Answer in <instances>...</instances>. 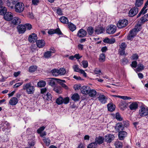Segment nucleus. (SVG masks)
Masks as SVG:
<instances>
[{
  "instance_id": "f257e3e1",
  "label": "nucleus",
  "mask_w": 148,
  "mask_h": 148,
  "mask_svg": "<svg viewBox=\"0 0 148 148\" xmlns=\"http://www.w3.org/2000/svg\"><path fill=\"white\" fill-rule=\"evenodd\" d=\"M142 23L138 22V23L136 25L134 28L130 31L129 33L127 35V39L129 40H132L136 35L138 32H139L141 28Z\"/></svg>"
},
{
  "instance_id": "f03ea898",
  "label": "nucleus",
  "mask_w": 148,
  "mask_h": 148,
  "mask_svg": "<svg viewBox=\"0 0 148 148\" xmlns=\"http://www.w3.org/2000/svg\"><path fill=\"white\" fill-rule=\"evenodd\" d=\"M23 89L26 90V92L28 94H31L34 93L35 89L33 86H32L30 83L24 84Z\"/></svg>"
},
{
  "instance_id": "7ed1b4c3",
  "label": "nucleus",
  "mask_w": 148,
  "mask_h": 148,
  "mask_svg": "<svg viewBox=\"0 0 148 148\" xmlns=\"http://www.w3.org/2000/svg\"><path fill=\"white\" fill-rule=\"evenodd\" d=\"M24 4L21 2H17L14 7L15 12L18 13L22 12L24 10Z\"/></svg>"
},
{
  "instance_id": "20e7f679",
  "label": "nucleus",
  "mask_w": 148,
  "mask_h": 148,
  "mask_svg": "<svg viewBox=\"0 0 148 148\" xmlns=\"http://www.w3.org/2000/svg\"><path fill=\"white\" fill-rule=\"evenodd\" d=\"M116 26L113 25L108 26L106 28V33L109 34H114L116 32Z\"/></svg>"
},
{
  "instance_id": "39448f33",
  "label": "nucleus",
  "mask_w": 148,
  "mask_h": 148,
  "mask_svg": "<svg viewBox=\"0 0 148 148\" xmlns=\"http://www.w3.org/2000/svg\"><path fill=\"white\" fill-rule=\"evenodd\" d=\"M128 24V22L126 19L119 20L117 24V27L119 28H122L126 26Z\"/></svg>"
},
{
  "instance_id": "423d86ee",
  "label": "nucleus",
  "mask_w": 148,
  "mask_h": 148,
  "mask_svg": "<svg viewBox=\"0 0 148 148\" xmlns=\"http://www.w3.org/2000/svg\"><path fill=\"white\" fill-rule=\"evenodd\" d=\"M18 0H7L6 4L10 8L13 9L14 8V5H15L18 2Z\"/></svg>"
},
{
  "instance_id": "0eeeda50",
  "label": "nucleus",
  "mask_w": 148,
  "mask_h": 148,
  "mask_svg": "<svg viewBox=\"0 0 148 148\" xmlns=\"http://www.w3.org/2000/svg\"><path fill=\"white\" fill-rule=\"evenodd\" d=\"M139 114L141 117L145 116L148 114V110L143 107H141L139 111Z\"/></svg>"
},
{
  "instance_id": "6e6552de",
  "label": "nucleus",
  "mask_w": 148,
  "mask_h": 148,
  "mask_svg": "<svg viewBox=\"0 0 148 148\" xmlns=\"http://www.w3.org/2000/svg\"><path fill=\"white\" fill-rule=\"evenodd\" d=\"M138 9L137 7H134L131 9L129 12V16L130 17H133L135 16L138 12Z\"/></svg>"
},
{
  "instance_id": "1a4fd4ad",
  "label": "nucleus",
  "mask_w": 148,
  "mask_h": 148,
  "mask_svg": "<svg viewBox=\"0 0 148 148\" xmlns=\"http://www.w3.org/2000/svg\"><path fill=\"white\" fill-rule=\"evenodd\" d=\"M51 50L47 51L45 53L44 56L45 58H50L52 55L51 54L55 52V50L53 47L51 48Z\"/></svg>"
},
{
  "instance_id": "9d476101",
  "label": "nucleus",
  "mask_w": 148,
  "mask_h": 148,
  "mask_svg": "<svg viewBox=\"0 0 148 148\" xmlns=\"http://www.w3.org/2000/svg\"><path fill=\"white\" fill-rule=\"evenodd\" d=\"M37 39L36 35L34 33L30 35L28 38L29 42L31 43H33L35 42Z\"/></svg>"
},
{
  "instance_id": "9b49d317",
  "label": "nucleus",
  "mask_w": 148,
  "mask_h": 148,
  "mask_svg": "<svg viewBox=\"0 0 148 148\" xmlns=\"http://www.w3.org/2000/svg\"><path fill=\"white\" fill-rule=\"evenodd\" d=\"M90 89V87L88 86H83L81 88V91L82 94L88 95Z\"/></svg>"
},
{
  "instance_id": "f8f14e48",
  "label": "nucleus",
  "mask_w": 148,
  "mask_h": 148,
  "mask_svg": "<svg viewBox=\"0 0 148 148\" xmlns=\"http://www.w3.org/2000/svg\"><path fill=\"white\" fill-rule=\"evenodd\" d=\"M127 133L124 131H121L118 132L119 138L120 140H123L127 136Z\"/></svg>"
},
{
  "instance_id": "ddd939ff",
  "label": "nucleus",
  "mask_w": 148,
  "mask_h": 148,
  "mask_svg": "<svg viewBox=\"0 0 148 148\" xmlns=\"http://www.w3.org/2000/svg\"><path fill=\"white\" fill-rule=\"evenodd\" d=\"M13 16L12 13L10 12L6 13L4 15V18L5 19L8 21H10L12 18Z\"/></svg>"
},
{
  "instance_id": "4468645a",
  "label": "nucleus",
  "mask_w": 148,
  "mask_h": 148,
  "mask_svg": "<svg viewBox=\"0 0 148 148\" xmlns=\"http://www.w3.org/2000/svg\"><path fill=\"white\" fill-rule=\"evenodd\" d=\"M114 137L113 135L108 134L106 135L105 136V140L107 143H110L113 140Z\"/></svg>"
},
{
  "instance_id": "2eb2a0df",
  "label": "nucleus",
  "mask_w": 148,
  "mask_h": 148,
  "mask_svg": "<svg viewBox=\"0 0 148 148\" xmlns=\"http://www.w3.org/2000/svg\"><path fill=\"white\" fill-rule=\"evenodd\" d=\"M48 33L50 35L53 34L55 33L58 34H61V32L59 28H58L56 29H50L48 31Z\"/></svg>"
},
{
  "instance_id": "dca6fc26",
  "label": "nucleus",
  "mask_w": 148,
  "mask_h": 148,
  "mask_svg": "<svg viewBox=\"0 0 148 148\" xmlns=\"http://www.w3.org/2000/svg\"><path fill=\"white\" fill-rule=\"evenodd\" d=\"M115 128L116 131L119 132L121 131V130H123L124 127L122 123H119L116 124Z\"/></svg>"
},
{
  "instance_id": "f3484780",
  "label": "nucleus",
  "mask_w": 148,
  "mask_h": 148,
  "mask_svg": "<svg viewBox=\"0 0 148 148\" xmlns=\"http://www.w3.org/2000/svg\"><path fill=\"white\" fill-rule=\"evenodd\" d=\"M86 31L83 29H81L78 31L77 36L79 37H84L86 36Z\"/></svg>"
},
{
  "instance_id": "a211bd4d",
  "label": "nucleus",
  "mask_w": 148,
  "mask_h": 148,
  "mask_svg": "<svg viewBox=\"0 0 148 148\" xmlns=\"http://www.w3.org/2000/svg\"><path fill=\"white\" fill-rule=\"evenodd\" d=\"M105 31V29L101 25H99L96 27L95 32L97 34L102 33Z\"/></svg>"
},
{
  "instance_id": "6ab92c4d",
  "label": "nucleus",
  "mask_w": 148,
  "mask_h": 148,
  "mask_svg": "<svg viewBox=\"0 0 148 148\" xmlns=\"http://www.w3.org/2000/svg\"><path fill=\"white\" fill-rule=\"evenodd\" d=\"M130 103H131V104L129 105V107L130 110H135L138 108V105L136 102H130Z\"/></svg>"
},
{
  "instance_id": "aec40b11",
  "label": "nucleus",
  "mask_w": 148,
  "mask_h": 148,
  "mask_svg": "<svg viewBox=\"0 0 148 148\" xmlns=\"http://www.w3.org/2000/svg\"><path fill=\"white\" fill-rule=\"evenodd\" d=\"M17 28L20 33H23L26 30V27L24 25H19L17 26Z\"/></svg>"
},
{
  "instance_id": "412c9836",
  "label": "nucleus",
  "mask_w": 148,
  "mask_h": 148,
  "mask_svg": "<svg viewBox=\"0 0 148 148\" xmlns=\"http://www.w3.org/2000/svg\"><path fill=\"white\" fill-rule=\"evenodd\" d=\"M104 140V138L102 136H99L95 138V143H96L97 145H100L103 143Z\"/></svg>"
},
{
  "instance_id": "4be33fe9",
  "label": "nucleus",
  "mask_w": 148,
  "mask_h": 148,
  "mask_svg": "<svg viewBox=\"0 0 148 148\" xmlns=\"http://www.w3.org/2000/svg\"><path fill=\"white\" fill-rule=\"evenodd\" d=\"M12 19V23L14 25H18L21 23V20L18 17H14Z\"/></svg>"
},
{
  "instance_id": "5701e85b",
  "label": "nucleus",
  "mask_w": 148,
  "mask_h": 148,
  "mask_svg": "<svg viewBox=\"0 0 148 148\" xmlns=\"http://www.w3.org/2000/svg\"><path fill=\"white\" fill-rule=\"evenodd\" d=\"M148 21V13L145 15L141 18L139 21V22L144 23L145 22Z\"/></svg>"
},
{
  "instance_id": "b1692460",
  "label": "nucleus",
  "mask_w": 148,
  "mask_h": 148,
  "mask_svg": "<svg viewBox=\"0 0 148 148\" xmlns=\"http://www.w3.org/2000/svg\"><path fill=\"white\" fill-rule=\"evenodd\" d=\"M98 99L99 101L102 103H105L107 102V98L105 96L103 95H101Z\"/></svg>"
},
{
  "instance_id": "393cba45",
  "label": "nucleus",
  "mask_w": 148,
  "mask_h": 148,
  "mask_svg": "<svg viewBox=\"0 0 148 148\" xmlns=\"http://www.w3.org/2000/svg\"><path fill=\"white\" fill-rule=\"evenodd\" d=\"M18 100L15 97H12L9 101L10 104L12 106L16 105L18 102Z\"/></svg>"
},
{
  "instance_id": "a878e982",
  "label": "nucleus",
  "mask_w": 148,
  "mask_h": 148,
  "mask_svg": "<svg viewBox=\"0 0 148 148\" xmlns=\"http://www.w3.org/2000/svg\"><path fill=\"white\" fill-rule=\"evenodd\" d=\"M36 43L37 47L40 48L42 47L45 46V42L44 40H37Z\"/></svg>"
},
{
  "instance_id": "bb28decb",
  "label": "nucleus",
  "mask_w": 148,
  "mask_h": 148,
  "mask_svg": "<svg viewBox=\"0 0 148 148\" xmlns=\"http://www.w3.org/2000/svg\"><path fill=\"white\" fill-rule=\"evenodd\" d=\"M71 99L75 102L79 101L80 99V96L77 93H75L73 94L71 97Z\"/></svg>"
},
{
  "instance_id": "cd10ccee",
  "label": "nucleus",
  "mask_w": 148,
  "mask_h": 148,
  "mask_svg": "<svg viewBox=\"0 0 148 148\" xmlns=\"http://www.w3.org/2000/svg\"><path fill=\"white\" fill-rule=\"evenodd\" d=\"M103 42L105 43L112 44L114 43L115 42V39L114 38H112L111 39L106 38L103 40Z\"/></svg>"
},
{
  "instance_id": "c85d7f7f",
  "label": "nucleus",
  "mask_w": 148,
  "mask_h": 148,
  "mask_svg": "<svg viewBox=\"0 0 148 148\" xmlns=\"http://www.w3.org/2000/svg\"><path fill=\"white\" fill-rule=\"evenodd\" d=\"M68 26L70 30L72 32L75 30L76 29L75 25L71 23H68Z\"/></svg>"
},
{
  "instance_id": "c756f323",
  "label": "nucleus",
  "mask_w": 148,
  "mask_h": 148,
  "mask_svg": "<svg viewBox=\"0 0 148 148\" xmlns=\"http://www.w3.org/2000/svg\"><path fill=\"white\" fill-rule=\"evenodd\" d=\"M96 94L97 92L95 90L90 89V91H89L88 95L91 97H95Z\"/></svg>"
},
{
  "instance_id": "7c9ffc66",
  "label": "nucleus",
  "mask_w": 148,
  "mask_h": 148,
  "mask_svg": "<svg viewBox=\"0 0 148 148\" xmlns=\"http://www.w3.org/2000/svg\"><path fill=\"white\" fill-rule=\"evenodd\" d=\"M60 21L64 24H68V20L67 18L65 16H62L60 18Z\"/></svg>"
},
{
  "instance_id": "2f4dec72",
  "label": "nucleus",
  "mask_w": 148,
  "mask_h": 148,
  "mask_svg": "<svg viewBox=\"0 0 148 148\" xmlns=\"http://www.w3.org/2000/svg\"><path fill=\"white\" fill-rule=\"evenodd\" d=\"M114 145L116 148H122L123 147L122 143L119 140L116 141L114 143Z\"/></svg>"
},
{
  "instance_id": "473e14b6",
  "label": "nucleus",
  "mask_w": 148,
  "mask_h": 148,
  "mask_svg": "<svg viewBox=\"0 0 148 148\" xmlns=\"http://www.w3.org/2000/svg\"><path fill=\"white\" fill-rule=\"evenodd\" d=\"M58 69H54L52 70L51 71V73L53 76L56 77L59 75V73L58 72Z\"/></svg>"
},
{
  "instance_id": "72a5a7b5",
  "label": "nucleus",
  "mask_w": 148,
  "mask_h": 148,
  "mask_svg": "<svg viewBox=\"0 0 148 148\" xmlns=\"http://www.w3.org/2000/svg\"><path fill=\"white\" fill-rule=\"evenodd\" d=\"M6 8L4 6H1L0 7V14L4 15L7 12Z\"/></svg>"
},
{
  "instance_id": "f704fd0d",
  "label": "nucleus",
  "mask_w": 148,
  "mask_h": 148,
  "mask_svg": "<svg viewBox=\"0 0 148 148\" xmlns=\"http://www.w3.org/2000/svg\"><path fill=\"white\" fill-rule=\"evenodd\" d=\"M127 106V103L125 102H121L119 104V106L121 109L122 110H124L125 109Z\"/></svg>"
},
{
  "instance_id": "c9c22d12",
  "label": "nucleus",
  "mask_w": 148,
  "mask_h": 148,
  "mask_svg": "<svg viewBox=\"0 0 148 148\" xmlns=\"http://www.w3.org/2000/svg\"><path fill=\"white\" fill-rule=\"evenodd\" d=\"M143 3V0H136L135 3L136 7L138 8Z\"/></svg>"
},
{
  "instance_id": "e433bc0d",
  "label": "nucleus",
  "mask_w": 148,
  "mask_h": 148,
  "mask_svg": "<svg viewBox=\"0 0 148 148\" xmlns=\"http://www.w3.org/2000/svg\"><path fill=\"white\" fill-rule=\"evenodd\" d=\"M107 106L108 109L109 111L111 112L113 111L115 109V106L114 105H113L112 104L109 103L108 104Z\"/></svg>"
},
{
  "instance_id": "4c0bfd02",
  "label": "nucleus",
  "mask_w": 148,
  "mask_h": 148,
  "mask_svg": "<svg viewBox=\"0 0 148 148\" xmlns=\"http://www.w3.org/2000/svg\"><path fill=\"white\" fill-rule=\"evenodd\" d=\"M144 66L140 63L138 64L137 68L136 69V71L138 72H140L143 70L144 69Z\"/></svg>"
},
{
  "instance_id": "58836bf2",
  "label": "nucleus",
  "mask_w": 148,
  "mask_h": 148,
  "mask_svg": "<svg viewBox=\"0 0 148 148\" xmlns=\"http://www.w3.org/2000/svg\"><path fill=\"white\" fill-rule=\"evenodd\" d=\"M46 84V83L45 81L41 80L38 83L37 85L38 87H44L45 86Z\"/></svg>"
},
{
  "instance_id": "ea45409f",
  "label": "nucleus",
  "mask_w": 148,
  "mask_h": 148,
  "mask_svg": "<svg viewBox=\"0 0 148 148\" xmlns=\"http://www.w3.org/2000/svg\"><path fill=\"white\" fill-rule=\"evenodd\" d=\"M128 62L127 59L126 58H124L121 59V64L122 65H124L127 64Z\"/></svg>"
},
{
  "instance_id": "a19ab883",
  "label": "nucleus",
  "mask_w": 148,
  "mask_h": 148,
  "mask_svg": "<svg viewBox=\"0 0 148 148\" xmlns=\"http://www.w3.org/2000/svg\"><path fill=\"white\" fill-rule=\"evenodd\" d=\"M87 31L88 34L90 35H91L94 32V29L92 27L90 26L87 28Z\"/></svg>"
},
{
  "instance_id": "79ce46f5",
  "label": "nucleus",
  "mask_w": 148,
  "mask_h": 148,
  "mask_svg": "<svg viewBox=\"0 0 148 148\" xmlns=\"http://www.w3.org/2000/svg\"><path fill=\"white\" fill-rule=\"evenodd\" d=\"M58 73H59V75H64L66 73L65 70L63 68H60L59 69H58Z\"/></svg>"
},
{
  "instance_id": "37998d69",
  "label": "nucleus",
  "mask_w": 148,
  "mask_h": 148,
  "mask_svg": "<svg viewBox=\"0 0 148 148\" xmlns=\"http://www.w3.org/2000/svg\"><path fill=\"white\" fill-rule=\"evenodd\" d=\"M97 145L96 143L93 142L90 144L88 146L87 148H96Z\"/></svg>"
},
{
  "instance_id": "c03bdc74",
  "label": "nucleus",
  "mask_w": 148,
  "mask_h": 148,
  "mask_svg": "<svg viewBox=\"0 0 148 148\" xmlns=\"http://www.w3.org/2000/svg\"><path fill=\"white\" fill-rule=\"evenodd\" d=\"M63 98L61 97L58 98L56 100V103L58 105H60L63 103Z\"/></svg>"
},
{
  "instance_id": "a18cd8bd",
  "label": "nucleus",
  "mask_w": 148,
  "mask_h": 148,
  "mask_svg": "<svg viewBox=\"0 0 148 148\" xmlns=\"http://www.w3.org/2000/svg\"><path fill=\"white\" fill-rule=\"evenodd\" d=\"M105 56L104 54L102 53L99 56V60L100 62H103L105 61Z\"/></svg>"
},
{
  "instance_id": "49530a36",
  "label": "nucleus",
  "mask_w": 148,
  "mask_h": 148,
  "mask_svg": "<svg viewBox=\"0 0 148 148\" xmlns=\"http://www.w3.org/2000/svg\"><path fill=\"white\" fill-rule=\"evenodd\" d=\"M37 69V66H31L29 69V71L30 72H34Z\"/></svg>"
},
{
  "instance_id": "de8ad7c7",
  "label": "nucleus",
  "mask_w": 148,
  "mask_h": 148,
  "mask_svg": "<svg viewBox=\"0 0 148 148\" xmlns=\"http://www.w3.org/2000/svg\"><path fill=\"white\" fill-rule=\"evenodd\" d=\"M115 118L117 120L119 121H121L123 120V118L121 117L120 114L119 113H116Z\"/></svg>"
},
{
  "instance_id": "09e8293b",
  "label": "nucleus",
  "mask_w": 148,
  "mask_h": 148,
  "mask_svg": "<svg viewBox=\"0 0 148 148\" xmlns=\"http://www.w3.org/2000/svg\"><path fill=\"white\" fill-rule=\"evenodd\" d=\"M43 140L47 145L49 146V145L50 141L48 138H45L43 139Z\"/></svg>"
},
{
  "instance_id": "8fccbe9b",
  "label": "nucleus",
  "mask_w": 148,
  "mask_h": 148,
  "mask_svg": "<svg viewBox=\"0 0 148 148\" xmlns=\"http://www.w3.org/2000/svg\"><path fill=\"white\" fill-rule=\"evenodd\" d=\"M120 49H125L127 45L125 42H123L121 43L120 45Z\"/></svg>"
},
{
  "instance_id": "3c124183",
  "label": "nucleus",
  "mask_w": 148,
  "mask_h": 148,
  "mask_svg": "<svg viewBox=\"0 0 148 148\" xmlns=\"http://www.w3.org/2000/svg\"><path fill=\"white\" fill-rule=\"evenodd\" d=\"M69 98L68 97H65L64 98H63L62 102L63 103L65 104H67L69 103Z\"/></svg>"
},
{
  "instance_id": "603ef678",
  "label": "nucleus",
  "mask_w": 148,
  "mask_h": 148,
  "mask_svg": "<svg viewBox=\"0 0 148 148\" xmlns=\"http://www.w3.org/2000/svg\"><path fill=\"white\" fill-rule=\"evenodd\" d=\"M26 29H27L30 30L32 28V25L29 23H26L25 25Z\"/></svg>"
},
{
  "instance_id": "864d4df0",
  "label": "nucleus",
  "mask_w": 148,
  "mask_h": 148,
  "mask_svg": "<svg viewBox=\"0 0 148 148\" xmlns=\"http://www.w3.org/2000/svg\"><path fill=\"white\" fill-rule=\"evenodd\" d=\"M83 66L84 68H87L88 66V62L86 60H84L82 62Z\"/></svg>"
},
{
  "instance_id": "5fc2aeb1",
  "label": "nucleus",
  "mask_w": 148,
  "mask_h": 148,
  "mask_svg": "<svg viewBox=\"0 0 148 148\" xmlns=\"http://www.w3.org/2000/svg\"><path fill=\"white\" fill-rule=\"evenodd\" d=\"M119 97V98L124 100H129L132 99L131 97L127 96H120Z\"/></svg>"
},
{
  "instance_id": "6e6d98bb",
  "label": "nucleus",
  "mask_w": 148,
  "mask_h": 148,
  "mask_svg": "<svg viewBox=\"0 0 148 148\" xmlns=\"http://www.w3.org/2000/svg\"><path fill=\"white\" fill-rule=\"evenodd\" d=\"M55 84V82L54 81V79L53 78L49 81V84L51 86H54Z\"/></svg>"
},
{
  "instance_id": "4d7b16f0",
  "label": "nucleus",
  "mask_w": 148,
  "mask_h": 148,
  "mask_svg": "<svg viewBox=\"0 0 148 148\" xmlns=\"http://www.w3.org/2000/svg\"><path fill=\"white\" fill-rule=\"evenodd\" d=\"M23 83V82L17 83L14 85L13 88H18Z\"/></svg>"
},
{
  "instance_id": "13d9d810",
  "label": "nucleus",
  "mask_w": 148,
  "mask_h": 148,
  "mask_svg": "<svg viewBox=\"0 0 148 148\" xmlns=\"http://www.w3.org/2000/svg\"><path fill=\"white\" fill-rule=\"evenodd\" d=\"M45 97H46V99L47 100H51L52 98L51 94L49 92L47 93Z\"/></svg>"
},
{
  "instance_id": "bf43d9fd",
  "label": "nucleus",
  "mask_w": 148,
  "mask_h": 148,
  "mask_svg": "<svg viewBox=\"0 0 148 148\" xmlns=\"http://www.w3.org/2000/svg\"><path fill=\"white\" fill-rule=\"evenodd\" d=\"M54 91L58 93H60L61 92L60 88L58 87H55L53 89Z\"/></svg>"
},
{
  "instance_id": "052dcab7",
  "label": "nucleus",
  "mask_w": 148,
  "mask_h": 148,
  "mask_svg": "<svg viewBox=\"0 0 148 148\" xmlns=\"http://www.w3.org/2000/svg\"><path fill=\"white\" fill-rule=\"evenodd\" d=\"M28 144L29 147L31 148L32 147H33L35 145V143L34 141L31 140L28 142Z\"/></svg>"
},
{
  "instance_id": "680f3d73",
  "label": "nucleus",
  "mask_w": 148,
  "mask_h": 148,
  "mask_svg": "<svg viewBox=\"0 0 148 148\" xmlns=\"http://www.w3.org/2000/svg\"><path fill=\"white\" fill-rule=\"evenodd\" d=\"M57 80V82L61 86L62 84H63L64 83L66 82V81L64 80H61L60 79H56Z\"/></svg>"
},
{
  "instance_id": "e2e57ef3",
  "label": "nucleus",
  "mask_w": 148,
  "mask_h": 148,
  "mask_svg": "<svg viewBox=\"0 0 148 148\" xmlns=\"http://www.w3.org/2000/svg\"><path fill=\"white\" fill-rule=\"evenodd\" d=\"M73 68L75 71H79V69L77 65H74L73 66Z\"/></svg>"
},
{
  "instance_id": "0e129e2a",
  "label": "nucleus",
  "mask_w": 148,
  "mask_h": 148,
  "mask_svg": "<svg viewBox=\"0 0 148 148\" xmlns=\"http://www.w3.org/2000/svg\"><path fill=\"white\" fill-rule=\"evenodd\" d=\"M137 62L136 61H133L132 62L131 64V66L134 68L137 67Z\"/></svg>"
},
{
  "instance_id": "69168bd1",
  "label": "nucleus",
  "mask_w": 148,
  "mask_h": 148,
  "mask_svg": "<svg viewBox=\"0 0 148 148\" xmlns=\"http://www.w3.org/2000/svg\"><path fill=\"white\" fill-rule=\"evenodd\" d=\"M39 3V0H32V3L34 5H37Z\"/></svg>"
},
{
  "instance_id": "338daca9",
  "label": "nucleus",
  "mask_w": 148,
  "mask_h": 148,
  "mask_svg": "<svg viewBox=\"0 0 148 148\" xmlns=\"http://www.w3.org/2000/svg\"><path fill=\"white\" fill-rule=\"evenodd\" d=\"M45 127L44 126H42L40 127L37 130L38 133H40L45 129Z\"/></svg>"
},
{
  "instance_id": "774afa93",
  "label": "nucleus",
  "mask_w": 148,
  "mask_h": 148,
  "mask_svg": "<svg viewBox=\"0 0 148 148\" xmlns=\"http://www.w3.org/2000/svg\"><path fill=\"white\" fill-rule=\"evenodd\" d=\"M138 58V56L137 54H135L132 55V60H136Z\"/></svg>"
}]
</instances>
